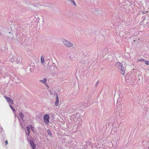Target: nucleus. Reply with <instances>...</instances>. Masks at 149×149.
Masks as SVG:
<instances>
[{"label": "nucleus", "instance_id": "obj_25", "mask_svg": "<svg viewBox=\"0 0 149 149\" xmlns=\"http://www.w3.org/2000/svg\"><path fill=\"white\" fill-rule=\"evenodd\" d=\"M5 143H6V145L8 144V142L7 141H5Z\"/></svg>", "mask_w": 149, "mask_h": 149}, {"label": "nucleus", "instance_id": "obj_6", "mask_svg": "<svg viewBox=\"0 0 149 149\" xmlns=\"http://www.w3.org/2000/svg\"><path fill=\"white\" fill-rule=\"evenodd\" d=\"M5 97L6 100L10 104H14L13 101L11 99L8 97L5 96Z\"/></svg>", "mask_w": 149, "mask_h": 149}, {"label": "nucleus", "instance_id": "obj_5", "mask_svg": "<svg viewBox=\"0 0 149 149\" xmlns=\"http://www.w3.org/2000/svg\"><path fill=\"white\" fill-rule=\"evenodd\" d=\"M25 38L20 37L18 38L17 39L18 43L22 45H24V44Z\"/></svg>", "mask_w": 149, "mask_h": 149}, {"label": "nucleus", "instance_id": "obj_21", "mask_svg": "<svg viewBox=\"0 0 149 149\" xmlns=\"http://www.w3.org/2000/svg\"><path fill=\"white\" fill-rule=\"evenodd\" d=\"M19 123H20V124L21 125V127L22 128H24V127H23V125L22 124V123H21V121L20 120H19Z\"/></svg>", "mask_w": 149, "mask_h": 149}, {"label": "nucleus", "instance_id": "obj_2", "mask_svg": "<svg viewBox=\"0 0 149 149\" xmlns=\"http://www.w3.org/2000/svg\"><path fill=\"white\" fill-rule=\"evenodd\" d=\"M9 61L12 63H15V64L21 63L20 58L17 56H13L10 59Z\"/></svg>", "mask_w": 149, "mask_h": 149}, {"label": "nucleus", "instance_id": "obj_13", "mask_svg": "<svg viewBox=\"0 0 149 149\" xmlns=\"http://www.w3.org/2000/svg\"><path fill=\"white\" fill-rule=\"evenodd\" d=\"M47 133L48 134H49V135L51 137H52V134L50 131V130L49 129H48L47 130Z\"/></svg>", "mask_w": 149, "mask_h": 149}, {"label": "nucleus", "instance_id": "obj_11", "mask_svg": "<svg viewBox=\"0 0 149 149\" xmlns=\"http://www.w3.org/2000/svg\"><path fill=\"white\" fill-rule=\"evenodd\" d=\"M39 81L44 84H46L47 81V79L45 78H44L43 80H40Z\"/></svg>", "mask_w": 149, "mask_h": 149}, {"label": "nucleus", "instance_id": "obj_3", "mask_svg": "<svg viewBox=\"0 0 149 149\" xmlns=\"http://www.w3.org/2000/svg\"><path fill=\"white\" fill-rule=\"evenodd\" d=\"M62 42L67 47H72L73 45L71 42L65 39L62 40Z\"/></svg>", "mask_w": 149, "mask_h": 149}, {"label": "nucleus", "instance_id": "obj_7", "mask_svg": "<svg viewBox=\"0 0 149 149\" xmlns=\"http://www.w3.org/2000/svg\"><path fill=\"white\" fill-rule=\"evenodd\" d=\"M30 144L31 146L32 149H35L36 148V145L32 141L30 140Z\"/></svg>", "mask_w": 149, "mask_h": 149}, {"label": "nucleus", "instance_id": "obj_12", "mask_svg": "<svg viewBox=\"0 0 149 149\" xmlns=\"http://www.w3.org/2000/svg\"><path fill=\"white\" fill-rule=\"evenodd\" d=\"M40 61L42 64L44 63V57L43 56H42L41 57Z\"/></svg>", "mask_w": 149, "mask_h": 149}, {"label": "nucleus", "instance_id": "obj_19", "mask_svg": "<svg viewBox=\"0 0 149 149\" xmlns=\"http://www.w3.org/2000/svg\"><path fill=\"white\" fill-rule=\"evenodd\" d=\"M144 61L145 62V64L146 65H149V61H146V60H145V61Z\"/></svg>", "mask_w": 149, "mask_h": 149}, {"label": "nucleus", "instance_id": "obj_4", "mask_svg": "<svg viewBox=\"0 0 149 149\" xmlns=\"http://www.w3.org/2000/svg\"><path fill=\"white\" fill-rule=\"evenodd\" d=\"M49 116L48 114H45L44 115L43 117V120L45 124L47 125L49 123Z\"/></svg>", "mask_w": 149, "mask_h": 149}, {"label": "nucleus", "instance_id": "obj_17", "mask_svg": "<svg viewBox=\"0 0 149 149\" xmlns=\"http://www.w3.org/2000/svg\"><path fill=\"white\" fill-rule=\"evenodd\" d=\"M55 104L56 106H58L59 105V101L56 100Z\"/></svg>", "mask_w": 149, "mask_h": 149}, {"label": "nucleus", "instance_id": "obj_28", "mask_svg": "<svg viewBox=\"0 0 149 149\" xmlns=\"http://www.w3.org/2000/svg\"><path fill=\"white\" fill-rule=\"evenodd\" d=\"M97 10H95V13H96V12H97Z\"/></svg>", "mask_w": 149, "mask_h": 149}, {"label": "nucleus", "instance_id": "obj_1", "mask_svg": "<svg viewBox=\"0 0 149 149\" xmlns=\"http://www.w3.org/2000/svg\"><path fill=\"white\" fill-rule=\"evenodd\" d=\"M115 65L116 67L120 70L121 71L120 73L122 74L125 75L126 68L123 66V64L122 63L120 62L116 63Z\"/></svg>", "mask_w": 149, "mask_h": 149}, {"label": "nucleus", "instance_id": "obj_18", "mask_svg": "<svg viewBox=\"0 0 149 149\" xmlns=\"http://www.w3.org/2000/svg\"><path fill=\"white\" fill-rule=\"evenodd\" d=\"M9 106H10V108L13 111V112H15V109L13 108L12 106L10 104L9 105Z\"/></svg>", "mask_w": 149, "mask_h": 149}, {"label": "nucleus", "instance_id": "obj_10", "mask_svg": "<svg viewBox=\"0 0 149 149\" xmlns=\"http://www.w3.org/2000/svg\"><path fill=\"white\" fill-rule=\"evenodd\" d=\"M26 133V135H29L30 132H29V127H26V129L25 130Z\"/></svg>", "mask_w": 149, "mask_h": 149}, {"label": "nucleus", "instance_id": "obj_8", "mask_svg": "<svg viewBox=\"0 0 149 149\" xmlns=\"http://www.w3.org/2000/svg\"><path fill=\"white\" fill-rule=\"evenodd\" d=\"M54 67L56 68V69L57 68V66H56L55 65H50L49 69L50 71H52L54 70Z\"/></svg>", "mask_w": 149, "mask_h": 149}, {"label": "nucleus", "instance_id": "obj_16", "mask_svg": "<svg viewBox=\"0 0 149 149\" xmlns=\"http://www.w3.org/2000/svg\"><path fill=\"white\" fill-rule=\"evenodd\" d=\"M70 2H71L72 4L74 5V6H77V5H76V4L75 2V1H74V0H71L70 1Z\"/></svg>", "mask_w": 149, "mask_h": 149}, {"label": "nucleus", "instance_id": "obj_23", "mask_svg": "<svg viewBox=\"0 0 149 149\" xmlns=\"http://www.w3.org/2000/svg\"><path fill=\"white\" fill-rule=\"evenodd\" d=\"M99 82V80H98V81H97V83H96V85H95V86H97V85H98V84Z\"/></svg>", "mask_w": 149, "mask_h": 149}, {"label": "nucleus", "instance_id": "obj_20", "mask_svg": "<svg viewBox=\"0 0 149 149\" xmlns=\"http://www.w3.org/2000/svg\"><path fill=\"white\" fill-rule=\"evenodd\" d=\"M145 61V60L143 59H141L138 60V61Z\"/></svg>", "mask_w": 149, "mask_h": 149}, {"label": "nucleus", "instance_id": "obj_29", "mask_svg": "<svg viewBox=\"0 0 149 149\" xmlns=\"http://www.w3.org/2000/svg\"><path fill=\"white\" fill-rule=\"evenodd\" d=\"M31 69H30V71H31Z\"/></svg>", "mask_w": 149, "mask_h": 149}, {"label": "nucleus", "instance_id": "obj_22", "mask_svg": "<svg viewBox=\"0 0 149 149\" xmlns=\"http://www.w3.org/2000/svg\"><path fill=\"white\" fill-rule=\"evenodd\" d=\"M56 100L59 101V99H58V95L57 94H56Z\"/></svg>", "mask_w": 149, "mask_h": 149}, {"label": "nucleus", "instance_id": "obj_9", "mask_svg": "<svg viewBox=\"0 0 149 149\" xmlns=\"http://www.w3.org/2000/svg\"><path fill=\"white\" fill-rule=\"evenodd\" d=\"M19 116L21 119V120L23 121H24L23 118L24 117V114L22 112H20L19 113Z\"/></svg>", "mask_w": 149, "mask_h": 149}, {"label": "nucleus", "instance_id": "obj_24", "mask_svg": "<svg viewBox=\"0 0 149 149\" xmlns=\"http://www.w3.org/2000/svg\"><path fill=\"white\" fill-rule=\"evenodd\" d=\"M30 126H31V130H33V127L32 125H30Z\"/></svg>", "mask_w": 149, "mask_h": 149}, {"label": "nucleus", "instance_id": "obj_26", "mask_svg": "<svg viewBox=\"0 0 149 149\" xmlns=\"http://www.w3.org/2000/svg\"><path fill=\"white\" fill-rule=\"evenodd\" d=\"M16 82L17 83H19V82H20V80H18V81H16Z\"/></svg>", "mask_w": 149, "mask_h": 149}, {"label": "nucleus", "instance_id": "obj_15", "mask_svg": "<svg viewBox=\"0 0 149 149\" xmlns=\"http://www.w3.org/2000/svg\"><path fill=\"white\" fill-rule=\"evenodd\" d=\"M0 133H3L4 134V132L3 131V129L1 127L0 129Z\"/></svg>", "mask_w": 149, "mask_h": 149}, {"label": "nucleus", "instance_id": "obj_27", "mask_svg": "<svg viewBox=\"0 0 149 149\" xmlns=\"http://www.w3.org/2000/svg\"><path fill=\"white\" fill-rule=\"evenodd\" d=\"M0 134H1L3 137H4V136H5V133L3 134V133H0Z\"/></svg>", "mask_w": 149, "mask_h": 149}, {"label": "nucleus", "instance_id": "obj_14", "mask_svg": "<svg viewBox=\"0 0 149 149\" xmlns=\"http://www.w3.org/2000/svg\"><path fill=\"white\" fill-rule=\"evenodd\" d=\"M9 34H10V36H9L8 35V37L9 38H13V37L12 36V33H11V32H9Z\"/></svg>", "mask_w": 149, "mask_h": 149}]
</instances>
